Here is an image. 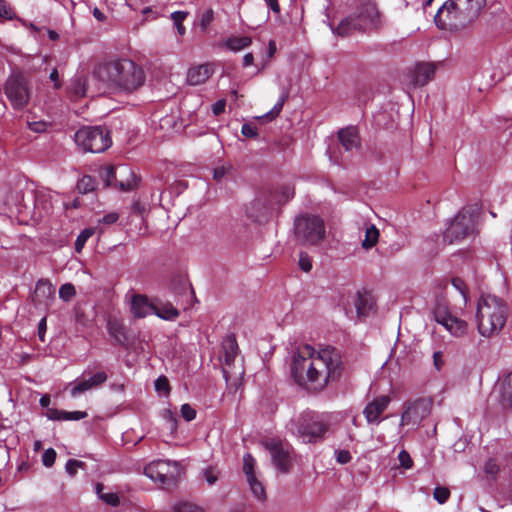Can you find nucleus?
<instances>
[{
	"label": "nucleus",
	"instance_id": "obj_1",
	"mask_svg": "<svg viewBox=\"0 0 512 512\" xmlns=\"http://www.w3.org/2000/svg\"><path fill=\"white\" fill-rule=\"evenodd\" d=\"M341 357L333 347L316 350L309 344L299 346L292 357V375L309 389L321 390L340 375Z\"/></svg>",
	"mask_w": 512,
	"mask_h": 512
},
{
	"label": "nucleus",
	"instance_id": "obj_2",
	"mask_svg": "<svg viewBox=\"0 0 512 512\" xmlns=\"http://www.w3.org/2000/svg\"><path fill=\"white\" fill-rule=\"evenodd\" d=\"M174 298L177 306L158 298L151 300L145 295L131 294V311L137 318L149 316H157L162 320L176 318L180 316V309L186 311L193 305L194 291L189 284L184 283L179 289L175 290Z\"/></svg>",
	"mask_w": 512,
	"mask_h": 512
},
{
	"label": "nucleus",
	"instance_id": "obj_3",
	"mask_svg": "<svg viewBox=\"0 0 512 512\" xmlns=\"http://www.w3.org/2000/svg\"><path fill=\"white\" fill-rule=\"evenodd\" d=\"M94 75L109 87L125 93L136 91L145 82L143 69L128 59L99 65Z\"/></svg>",
	"mask_w": 512,
	"mask_h": 512
},
{
	"label": "nucleus",
	"instance_id": "obj_4",
	"mask_svg": "<svg viewBox=\"0 0 512 512\" xmlns=\"http://www.w3.org/2000/svg\"><path fill=\"white\" fill-rule=\"evenodd\" d=\"M486 6V0H447L437 11L438 28L449 31L463 29L473 23Z\"/></svg>",
	"mask_w": 512,
	"mask_h": 512
},
{
	"label": "nucleus",
	"instance_id": "obj_5",
	"mask_svg": "<svg viewBox=\"0 0 512 512\" xmlns=\"http://www.w3.org/2000/svg\"><path fill=\"white\" fill-rule=\"evenodd\" d=\"M288 429L303 442L309 443L323 437L328 429V423L321 415L305 412L291 420Z\"/></svg>",
	"mask_w": 512,
	"mask_h": 512
},
{
	"label": "nucleus",
	"instance_id": "obj_6",
	"mask_svg": "<svg viewBox=\"0 0 512 512\" xmlns=\"http://www.w3.org/2000/svg\"><path fill=\"white\" fill-rule=\"evenodd\" d=\"M4 93L15 110L24 109L32 96V85L21 73H12L4 85Z\"/></svg>",
	"mask_w": 512,
	"mask_h": 512
},
{
	"label": "nucleus",
	"instance_id": "obj_7",
	"mask_svg": "<svg viewBox=\"0 0 512 512\" xmlns=\"http://www.w3.org/2000/svg\"><path fill=\"white\" fill-rule=\"evenodd\" d=\"M477 216L475 210L463 208L446 229L444 241L453 244L473 235Z\"/></svg>",
	"mask_w": 512,
	"mask_h": 512
},
{
	"label": "nucleus",
	"instance_id": "obj_8",
	"mask_svg": "<svg viewBox=\"0 0 512 512\" xmlns=\"http://www.w3.org/2000/svg\"><path fill=\"white\" fill-rule=\"evenodd\" d=\"M75 142L84 152L101 153L111 146L109 133L101 127H83L75 133Z\"/></svg>",
	"mask_w": 512,
	"mask_h": 512
},
{
	"label": "nucleus",
	"instance_id": "obj_9",
	"mask_svg": "<svg viewBox=\"0 0 512 512\" xmlns=\"http://www.w3.org/2000/svg\"><path fill=\"white\" fill-rule=\"evenodd\" d=\"M294 229L297 239L305 244H317L326 235L323 219L312 215L298 217L295 220Z\"/></svg>",
	"mask_w": 512,
	"mask_h": 512
},
{
	"label": "nucleus",
	"instance_id": "obj_10",
	"mask_svg": "<svg viewBox=\"0 0 512 512\" xmlns=\"http://www.w3.org/2000/svg\"><path fill=\"white\" fill-rule=\"evenodd\" d=\"M144 474L151 480L169 487L176 483L180 466L177 462L170 460H156L145 466Z\"/></svg>",
	"mask_w": 512,
	"mask_h": 512
},
{
	"label": "nucleus",
	"instance_id": "obj_11",
	"mask_svg": "<svg viewBox=\"0 0 512 512\" xmlns=\"http://www.w3.org/2000/svg\"><path fill=\"white\" fill-rule=\"evenodd\" d=\"M476 315L479 319L506 320L509 316L506 302L490 293H483L477 303Z\"/></svg>",
	"mask_w": 512,
	"mask_h": 512
},
{
	"label": "nucleus",
	"instance_id": "obj_12",
	"mask_svg": "<svg viewBox=\"0 0 512 512\" xmlns=\"http://www.w3.org/2000/svg\"><path fill=\"white\" fill-rule=\"evenodd\" d=\"M102 178L107 187H119L121 191L127 192L137 186V177L133 171L124 165L113 167L106 166L102 171Z\"/></svg>",
	"mask_w": 512,
	"mask_h": 512
},
{
	"label": "nucleus",
	"instance_id": "obj_13",
	"mask_svg": "<svg viewBox=\"0 0 512 512\" xmlns=\"http://www.w3.org/2000/svg\"><path fill=\"white\" fill-rule=\"evenodd\" d=\"M262 444L270 452L276 468L284 473L288 472L292 466L291 446L276 438L267 439Z\"/></svg>",
	"mask_w": 512,
	"mask_h": 512
},
{
	"label": "nucleus",
	"instance_id": "obj_14",
	"mask_svg": "<svg viewBox=\"0 0 512 512\" xmlns=\"http://www.w3.org/2000/svg\"><path fill=\"white\" fill-rule=\"evenodd\" d=\"M432 410V401L420 398L406 404L401 415L400 426L416 425L428 417Z\"/></svg>",
	"mask_w": 512,
	"mask_h": 512
},
{
	"label": "nucleus",
	"instance_id": "obj_15",
	"mask_svg": "<svg viewBox=\"0 0 512 512\" xmlns=\"http://www.w3.org/2000/svg\"><path fill=\"white\" fill-rule=\"evenodd\" d=\"M354 16L359 21V26L364 32L378 29L381 26L380 13L376 4L371 0L363 2Z\"/></svg>",
	"mask_w": 512,
	"mask_h": 512
},
{
	"label": "nucleus",
	"instance_id": "obj_16",
	"mask_svg": "<svg viewBox=\"0 0 512 512\" xmlns=\"http://www.w3.org/2000/svg\"><path fill=\"white\" fill-rule=\"evenodd\" d=\"M436 67L432 63H418L406 75V82L410 87L426 85L434 77Z\"/></svg>",
	"mask_w": 512,
	"mask_h": 512
},
{
	"label": "nucleus",
	"instance_id": "obj_17",
	"mask_svg": "<svg viewBox=\"0 0 512 512\" xmlns=\"http://www.w3.org/2000/svg\"><path fill=\"white\" fill-rule=\"evenodd\" d=\"M496 401L503 411L512 410V372L502 376L495 386Z\"/></svg>",
	"mask_w": 512,
	"mask_h": 512
},
{
	"label": "nucleus",
	"instance_id": "obj_18",
	"mask_svg": "<svg viewBox=\"0 0 512 512\" xmlns=\"http://www.w3.org/2000/svg\"><path fill=\"white\" fill-rule=\"evenodd\" d=\"M107 330L115 343L127 349L131 348L136 341L135 332L129 330L123 322H108Z\"/></svg>",
	"mask_w": 512,
	"mask_h": 512
},
{
	"label": "nucleus",
	"instance_id": "obj_19",
	"mask_svg": "<svg viewBox=\"0 0 512 512\" xmlns=\"http://www.w3.org/2000/svg\"><path fill=\"white\" fill-rule=\"evenodd\" d=\"M238 355V344L234 334H228L222 341L220 360L223 364V374L228 379V368L233 364Z\"/></svg>",
	"mask_w": 512,
	"mask_h": 512
},
{
	"label": "nucleus",
	"instance_id": "obj_20",
	"mask_svg": "<svg viewBox=\"0 0 512 512\" xmlns=\"http://www.w3.org/2000/svg\"><path fill=\"white\" fill-rule=\"evenodd\" d=\"M390 401L389 396L382 395L369 402L363 410L367 422L379 424L381 421L380 416L386 410Z\"/></svg>",
	"mask_w": 512,
	"mask_h": 512
},
{
	"label": "nucleus",
	"instance_id": "obj_21",
	"mask_svg": "<svg viewBox=\"0 0 512 512\" xmlns=\"http://www.w3.org/2000/svg\"><path fill=\"white\" fill-rule=\"evenodd\" d=\"M55 287L48 279H40L37 281L35 290L33 293V301L39 304H47L51 299L54 298Z\"/></svg>",
	"mask_w": 512,
	"mask_h": 512
},
{
	"label": "nucleus",
	"instance_id": "obj_22",
	"mask_svg": "<svg viewBox=\"0 0 512 512\" xmlns=\"http://www.w3.org/2000/svg\"><path fill=\"white\" fill-rule=\"evenodd\" d=\"M213 71V66L208 63L191 67L187 73V81L190 85L203 84L211 77Z\"/></svg>",
	"mask_w": 512,
	"mask_h": 512
},
{
	"label": "nucleus",
	"instance_id": "obj_23",
	"mask_svg": "<svg viewBox=\"0 0 512 512\" xmlns=\"http://www.w3.org/2000/svg\"><path fill=\"white\" fill-rule=\"evenodd\" d=\"M107 380V375L105 372H97L89 379H84L79 381L74 385L71 389V396L76 397L79 394H82L92 388H95Z\"/></svg>",
	"mask_w": 512,
	"mask_h": 512
},
{
	"label": "nucleus",
	"instance_id": "obj_24",
	"mask_svg": "<svg viewBox=\"0 0 512 512\" xmlns=\"http://www.w3.org/2000/svg\"><path fill=\"white\" fill-rule=\"evenodd\" d=\"M332 32L340 37H346L353 34L356 31H362L359 26V21L354 15H349L342 19L337 26L329 24Z\"/></svg>",
	"mask_w": 512,
	"mask_h": 512
},
{
	"label": "nucleus",
	"instance_id": "obj_25",
	"mask_svg": "<svg viewBox=\"0 0 512 512\" xmlns=\"http://www.w3.org/2000/svg\"><path fill=\"white\" fill-rule=\"evenodd\" d=\"M338 138L345 151H353L359 148L360 138L354 127H347L338 132Z\"/></svg>",
	"mask_w": 512,
	"mask_h": 512
},
{
	"label": "nucleus",
	"instance_id": "obj_26",
	"mask_svg": "<svg viewBox=\"0 0 512 512\" xmlns=\"http://www.w3.org/2000/svg\"><path fill=\"white\" fill-rule=\"evenodd\" d=\"M358 317H371L375 310V301L370 293L359 292L355 303Z\"/></svg>",
	"mask_w": 512,
	"mask_h": 512
},
{
	"label": "nucleus",
	"instance_id": "obj_27",
	"mask_svg": "<svg viewBox=\"0 0 512 512\" xmlns=\"http://www.w3.org/2000/svg\"><path fill=\"white\" fill-rule=\"evenodd\" d=\"M443 331L449 332L452 336L461 337L467 333L468 325L467 322H437L433 332L441 334Z\"/></svg>",
	"mask_w": 512,
	"mask_h": 512
},
{
	"label": "nucleus",
	"instance_id": "obj_28",
	"mask_svg": "<svg viewBox=\"0 0 512 512\" xmlns=\"http://www.w3.org/2000/svg\"><path fill=\"white\" fill-rule=\"evenodd\" d=\"M251 43L252 39L248 36H231L224 41L223 46L233 52H239L249 47Z\"/></svg>",
	"mask_w": 512,
	"mask_h": 512
},
{
	"label": "nucleus",
	"instance_id": "obj_29",
	"mask_svg": "<svg viewBox=\"0 0 512 512\" xmlns=\"http://www.w3.org/2000/svg\"><path fill=\"white\" fill-rule=\"evenodd\" d=\"M69 93L72 97L82 98L86 97L87 94V78L84 76H77L72 79L69 86Z\"/></svg>",
	"mask_w": 512,
	"mask_h": 512
},
{
	"label": "nucleus",
	"instance_id": "obj_30",
	"mask_svg": "<svg viewBox=\"0 0 512 512\" xmlns=\"http://www.w3.org/2000/svg\"><path fill=\"white\" fill-rule=\"evenodd\" d=\"M479 334L483 337H492L496 335L502 328L504 322H474Z\"/></svg>",
	"mask_w": 512,
	"mask_h": 512
},
{
	"label": "nucleus",
	"instance_id": "obj_31",
	"mask_svg": "<svg viewBox=\"0 0 512 512\" xmlns=\"http://www.w3.org/2000/svg\"><path fill=\"white\" fill-rule=\"evenodd\" d=\"M379 236H380L379 230L376 228L375 225L370 224V225L366 226L365 237L362 240V247L365 250L371 249L372 247H374L377 244V242L379 240Z\"/></svg>",
	"mask_w": 512,
	"mask_h": 512
},
{
	"label": "nucleus",
	"instance_id": "obj_32",
	"mask_svg": "<svg viewBox=\"0 0 512 512\" xmlns=\"http://www.w3.org/2000/svg\"><path fill=\"white\" fill-rule=\"evenodd\" d=\"M288 95H289V92L287 90H284L282 92L281 96L279 97L278 101L273 106V108L270 111H268L266 114L258 117V119L267 120V121H271V120L275 119L280 114L285 101L288 99Z\"/></svg>",
	"mask_w": 512,
	"mask_h": 512
},
{
	"label": "nucleus",
	"instance_id": "obj_33",
	"mask_svg": "<svg viewBox=\"0 0 512 512\" xmlns=\"http://www.w3.org/2000/svg\"><path fill=\"white\" fill-rule=\"evenodd\" d=\"M247 482L254 497L259 501H265L266 490L263 483L256 476H250L247 478Z\"/></svg>",
	"mask_w": 512,
	"mask_h": 512
},
{
	"label": "nucleus",
	"instance_id": "obj_34",
	"mask_svg": "<svg viewBox=\"0 0 512 512\" xmlns=\"http://www.w3.org/2000/svg\"><path fill=\"white\" fill-rule=\"evenodd\" d=\"M451 284H452L453 288L457 292H459V294L461 295V297L463 299V304H464V306H466L469 301V295H468V287H467L465 281L459 277H454L451 280Z\"/></svg>",
	"mask_w": 512,
	"mask_h": 512
},
{
	"label": "nucleus",
	"instance_id": "obj_35",
	"mask_svg": "<svg viewBox=\"0 0 512 512\" xmlns=\"http://www.w3.org/2000/svg\"><path fill=\"white\" fill-rule=\"evenodd\" d=\"M22 200H23V195L21 194V192H15V193L10 194L7 197L5 203L8 206V208L10 209L11 213H13L14 211L21 212V208H22L21 201Z\"/></svg>",
	"mask_w": 512,
	"mask_h": 512
},
{
	"label": "nucleus",
	"instance_id": "obj_36",
	"mask_svg": "<svg viewBox=\"0 0 512 512\" xmlns=\"http://www.w3.org/2000/svg\"><path fill=\"white\" fill-rule=\"evenodd\" d=\"M188 16V13L185 11H175L171 14V19L176 27L177 33L180 36H183L186 32L185 27L183 26V21Z\"/></svg>",
	"mask_w": 512,
	"mask_h": 512
},
{
	"label": "nucleus",
	"instance_id": "obj_37",
	"mask_svg": "<svg viewBox=\"0 0 512 512\" xmlns=\"http://www.w3.org/2000/svg\"><path fill=\"white\" fill-rule=\"evenodd\" d=\"M95 179L92 176L85 175L77 183V189L80 193L86 194L95 189Z\"/></svg>",
	"mask_w": 512,
	"mask_h": 512
},
{
	"label": "nucleus",
	"instance_id": "obj_38",
	"mask_svg": "<svg viewBox=\"0 0 512 512\" xmlns=\"http://www.w3.org/2000/svg\"><path fill=\"white\" fill-rule=\"evenodd\" d=\"M95 233L94 228H86L77 236L75 241V250L80 253L84 248L87 240Z\"/></svg>",
	"mask_w": 512,
	"mask_h": 512
},
{
	"label": "nucleus",
	"instance_id": "obj_39",
	"mask_svg": "<svg viewBox=\"0 0 512 512\" xmlns=\"http://www.w3.org/2000/svg\"><path fill=\"white\" fill-rule=\"evenodd\" d=\"M255 459L249 453L245 454L243 457V471L246 475V478H250V476H256L255 474Z\"/></svg>",
	"mask_w": 512,
	"mask_h": 512
},
{
	"label": "nucleus",
	"instance_id": "obj_40",
	"mask_svg": "<svg viewBox=\"0 0 512 512\" xmlns=\"http://www.w3.org/2000/svg\"><path fill=\"white\" fill-rule=\"evenodd\" d=\"M294 196V188L290 185L282 186L275 196V200L277 203H285L289 201Z\"/></svg>",
	"mask_w": 512,
	"mask_h": 512
},
{
	"label": "nucleus",
	"instance_id": "obj_41",
	"mask_svg": "<svg viewBox=\"0 0 512 512\" xmlns=\"http://www.w3.org/2000/svg\"><path fill=\"white\" fill-rule=\"evenodd\" d=\"M484 472L491 476L494 480L497 478L500 472V466L496 459L489 458L484 464Z\"/></svg>",
	"mask_w": 512,
	"mask_h": 512
},
{
	"label": "nucleus",
	"instance_id": "obj_42",
	"mask_svg": "<svg viewBox=\"0 0 512 512\" xmlns=\"http://www.w3.org/2000/svg\"><path fill=\"white\" fill-rule=\"evenodd\" d=\"M175 512H205V510L191 502H180L174 506Z\"/></svg>",
	"mask_w": 512,
	"mask_h": 512
},
{
	"label": "nucleus",
	"instance_id": "obj_43",
	"mask_svg": "<svg viewBox=\"0 0 512 512\" xmlns=\"http://www.w3.org/2000/svg\"><path fill=\"white\" fill-rule=\"evenodd\" d=\"M75 294V287L71 283L63 284L59 289V297L64 301L71 300Z\"/></svg>",
	"mask_w": 512,
	"mask_h": 512
},
{
	"label": "nucleus",
	"instance_id": "obj_44",
	"mask_svg": "<svg viewBox=\"0 0 512 512\" xmlns=\"http://www.w3.org/2000/svg\"><path fill=\"white\" fill-rule=\"evenodd\" d=\"M433 496L439 504H444L450 496V491L446 487H436Z\"/></svg>",
	"mask_w": 512,
	"mask_h": 512
},
{
	"label": "nucleus",
	"instance_id": "obj_45",
	"mask_svg": "<svg viewBox=\"0 0 512 512\" xmlns=\"http://www.w3.org/2000/svg\"><path fill=\"white\" fill-rule=\"evenodd\" d=\"M85 466V463L79 460L70 459L67 461L65 465V470L70 476H75L77 473V470L80 468H83Z\"/></svg>",
	"mask_w": 512,
	"mask_h": 512
},
{
	"label": "nucleus",
	"instance_id": "obj_46",
	"mask_svg": "<svg viewBox=\"0 0 512 512\" xmlns=\"http://www.w3.org/2000/svg\"><path fill=\"white\" fill-rule=\"evenodd\" d=\"M299 267L306 273L310 272L312 269V260L310 256L305 252H301L299 254Z\"/></svg>",
	"mask_w": 512,
	"mask_h": 512
},
{
	"label": "nucleus",
	"instance_id": "obj_47",
	"mask_svg": "<svg viewBox=\"0 0 512 512\" xmlns=\"http://www.w3.org/2000/svg\"><path fill=\"white\" fill-rule=\"evenodd\" d=\"M27 125L28 128L35 133H43L48 128V123L43 120L29 121Z\"/></svg>",
	"mask_w": 512,
	"mask_h": 512
},
{
	"label": "nucleus",
	"instance_id": "obj_48",
	"mask_svg": "<svg viewBox=\"0 0 512 512\" xmlns=\"http://www.w3.org/2000/svg\"><path fill=\"white\" fill-rule=\"evenodd\" d=\"M56 452L54 449H47L42 455L43 465L46 467H51L55 463Z\"/></svg>",
	"mask_w": 512,
	"mask_h": 512
},
{
	"label": "nucleus",
	"instance_id": "obj_49",
	"mask_svg": "<svg viewBox=\"0 0 512 512\" xmlns=\"http://www.w3.org/2000/svg\"><path fill=\"white\" fill-rule=\"evenodd\" d=\"M214 19V11L209 8L203 12L200 18V26L202 29H206Z\"/></svg>",
	"mask_w": 512,
	"mask_h": 512
},
{
	"label": "nucleus",
	"instance_id": "obj_50",
	"mask_svg": "<svg viewBox=\"0 0 512 512\" xmlns=\"http://www.w3.org/2000/svg\"><path fill=\"white\" fill-rule=\"evenodd\" d=\"M241 133L247 138H255L258 135L257 127L252 123H244L241 128Z\"/></svg>",
	"mask_w": 512,
	"mask_h": 512
},
{
	"label": "nucleus",
	"instance_id": "obj_51",
	"mask_svg": "<svg viewBox=\"0 0 512 512\" xmlns=\"http://www.w3.org/2000/svg\"><path fill=\"white\" fill-rule=\"evenodd\" d=\"M101 500L112 507H117L120 504L119 495L113 492L106 493L105 495L101 496Z\"/></svg>",
	"mask_w": 512,
	"mask_h": 512
},
{
	"label": "nucleus",
	"instance_id": "obj_52",
	"mask_svg": "<svg viewBox=\"0 0 512 512\" xmlns=\"http://www.w3.org/2000/svg\"><path fill=\"white\" fill-rule=\"evenodd\" d=\"M181 416L186 421H192L196 417V410L192 408L189 404H183L181 406Z\"/></svg>",
	"mask_w": 512,
	"mask_h": 512
},
{
	"label": "nucleus",
	"instance_id": "obj_53",
	"mask_svg": "<svg viewBox=\"0 0 512 512\" xmlns=\"http://www.w3.org/2000/svg\"><path fill=\"white\" fill-rule=\"evenodd\" d=\"M399 462L405 469H410L413 465L411 456L405 450L400 451L398 455Z\"/></svg>",
	"mask_w": 512,
	"mask_h": 512
},
{
	"label": "nucleus",
	"instance_id": "obj_54",
	"mask_svg": "<svg viewBox=\"0 0 512 512\" xmlns=\"http://www.w3.org/2000/svg\"><path fill=\"white\" fill-rule=\"evenodd\" d=\"M230 169H231L230 165H222V166L216 167L213 170V178L217 181H220L228 174Z\"/></svg>",
	"mask_w": 512,
	"mask_h": 512
},
{
	"label": "nucleus",
	"instance_id": "obj_55",
	"mask_svg": "<svg viewBox=\"0 0 512 512\" xmlns=\"http://www.w3.org/2000/svg\"><path fill=\"white\" fill-rule=\"evenodd\" d=\"M155 389L158 392L168 393L169 392V382H168V379L166 377H164V376H160L155 381Z\"/></svg>",
	"mask_w": 512,
	"mask_h": 512
},
{
	"label": "nucleus",
	"instance_id": "obj_56",
	"mask_svg": "<svg viewBox=\"0 0 512 512\" xmlns=\"http://www.w3.org/2000/svg\"><path fill=\"white\" fill-rule=\"evenodd\" d=\"M47 417L50 420H65L66 411L51 408L47 410Z\"/></svg>",
	"mask_w": 512,
	"mask_h": 512
},
{
	"label": "nucleus",
	"instance_id": "obj_57",
	"mask_svg": "<svg viewBox=\"0 0 512 512\" xmlns=\"http://www.w3.org/2000/svg\"><path fill=\"white\" fill-rule=\"evenodd\" d=\"M204 477L209 485H213L217 482L219 475L214 468H207L204 471Z\"/></svg>",
	"mask_w": 512,
	"mask_h": 512
},
{
	"label": "nucleus",
	"instance_id": "obj_58",
	"mask_svg": "<svg viewBox=\"0 0 512 512\" xmlns=\"http://www.w3.org/2000/svg\"><path fill=\"white\" fill-rule=\"evenodd\" d=\"M119 218V215L116 212H110L104 215L102 218L98 219L99 224L111 225L114 224Z\"/></svg>",
	"mask_w": 512,
	"mask_h": 512
},
{
	"label": "nucleus",
	"instance_id": "obj_59",
	"mask_svg": "<svg viewBox=\"0 0 512 512\" xmlns=\"http://www.w3.org/2000/svg\"><path fill=\"white\" fill-rule=\"evenodd\" d=\"M434 320H437V321H440V320H458L456 317H451L446 308L443 307V308H438L436 311H435V317H434Z\"/></svg>",
	"mask_w": 512,
	"mask_h": 512
},
{
	"label": "nucleus",
	"instance_id": "obj_60",
	"mask_svg": "<svg viewBox=\"0 0 512 512\" xmlns=\"http://www.w3.org/2000/svg\"><path fill=\"white\" fill-rule=\"evenodd\" d=\"M0 16L6 19L13 17V11L4 0H0Z\"/></svg>",
	"mask_w": 512,
	"mask_h": 512
},
{
	"label": "nucleus",
	"instance_id": "obj_61",
	"mask_svg": "<svg viewBox=\"0 0 512 512\" xmlns=\"http://www.w3.org/2000/svg\"><path fill=\"white\" fill-rule=\"evenodd\" d=\"M65 420L66 421H77V420H81V419H84L87 417V413L84 412V411H73V412H67L66 411V415H65Z\"/></svg>",
	"mask_w": 512,
	"mask_h": 512
},
{
	"label": "nucleus",
	"instance_id": "obj_62",
	"mask_svg": "<svg viewBox=\"0 0 512 512\" xmlns=\"http://www.w3.org/2000/svg\"><path fill=\"white\" fill-rule=\"evenodd\" d=\"M225 107L226 101L224 99H220L212 105V112L215 116H218L225 111Z\"/></svg>",
	"mask_w": 512,
	"mask_h": 512
},
{
	"label": "nucleus",
	"instance_id": "obj_63",
	"mask_svg": "<svg viewBox=\"0 0 512 512\" xmlns=\"http://www.w3.org/2000/svg\"><path fill=\"white\" fill-rule=\"evenodd\" d=\"M336 459L340 464H346L351 460V454L349 451L340 450L336 452Z\"/></svg>",
	"mask_w": 512,
	"mask_h": 512
},
{
	"label": "nucleus",
	"instance_id": "obj_64",
	"mask_svg": "<svg viewBox=\"0 0 512 512\" xmlns=\"http://www.w3.org/2000/svg\"><path fill=\"white\" fill-rule=\"evenodd\" d=\"M49 79L53 82V86L55 89H60L62 87V82L60 80V76L56 68L52 69V71L50 72Z\"/></svg>",
	"mask_w": 512,
	"mask_h": 512
}]
</instances>
